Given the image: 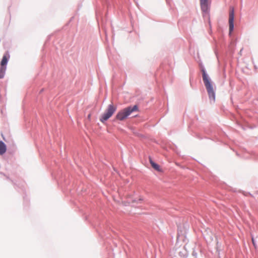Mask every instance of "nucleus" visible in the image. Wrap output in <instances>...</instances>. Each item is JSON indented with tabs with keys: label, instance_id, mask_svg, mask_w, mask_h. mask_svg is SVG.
<instances>
[{
	"label": "nucleus",
	"instance_id": "1",
	"mask_svg": "<svg viewBox=\"0 0 258 258\" xmlns=\"http://www.w3.org/2000/svg\"><path fill=\"white\" fill-rule=\"evenodd\" d=\"M202 73L203 80L207 90L209 98L214 101L215 99V94L212 83L205 71L204 70H202Z\"/></svg>",
	"mask_w": 258,
	"mask_h": 258
},
{
	"label": "nucleus",
	"instance_id": "2",
	"mask_svg": "<svg viewBox=\"0 0 258 258\" xmlns=\"http://www.w3.org/2000/svg\"><path fill=\"white\" fill-rule=\"evenodd\" d=\"M138 107L137 105L134 106H128L125 108L117 113L115 118L119 120H123L126 119L132 112L138 111Z\"/></svg>",
	"mask_w": 258,
	"mask_h": 258
},
{
	"label": "nucleus",
	"instance_id": "3",
	"mask_svg": "<svg viewBox=\"0 0 258 258\" xmlns=\"http://www.w3.org/2000/svg\"><path fill=\"white\" fill-rule=\"evenodd\" d=\"M116 108V106L112 104H109L104 113L100 116L99 119L100 121L104 123L105 121L108 120L115 112Z\"/></svg>",
	"mask_w": 258,
	"mask_h": 258
},
{
	"label": "nucleus",
	"instance_id": "4",
	"mask_svg": "<svg viewBox=\"0 0 258 258\" xmlns=\"http://www.w3.org/2000/svg\"><path fill=\"white\" fill-rule=\"evenodd\" d=\"M234 11L233 8H231L229 11V32L230 33L234 29Z\"/></svg>",
	"mask_w": 258,
	"mask_h": 258
},
{
	"label": "nucleus",
	"instance_id": "5",
	"mask_svg": "<svg viewBox=\"0 0 258 258\" xmlns=\"http://www.w3.org/2000/svg\"><path fill=\"white\" fill-rule=\"evenodd\" d=\"M9 58V54L8 53H6L3 57L2 60L1 62V66L2 67H6V65L7 64Z\"/></svg>",
	"mask_w": 258,
	"mask_h": 258
},
{
	"label": "nucleus",
	"instance_id": "6",
	"mask_svg": "<svg viewBox=\"0 0 258 258\" xmlns=\"http://www.w3.org/2000/svg\"><path fill=\"white\" fill-rule=\"evenodd\" d=\"M201 9L204 12L208 10V0H200Z\"/></svg>",
	"mask_w": 258,
	"mask_h": 258
},
{
	"label": "nucleus",
	"instance_id": "7",
	"mask_svg": "<svg viewBox=\"0 0 258 258\" xmlns=\"http://www.w3.org/2000/svg\"><path fill=\"white\" fill-rule=\"evenodd\" d=\"M6 146L4 142L0 141V155L4 154L6 152Z\"/></svg>",
	"mask_w": 258,
	"mask_h": 258
},
{
	"label": "nucleus",
	"instance_id": "8",
	"mask_svg": "<svg viewBox=\"0 0 258 258\" xmlns=\"http://www.w3.org/2000/svg\"><path fill=\"white\" fill-rule=\"evenodd\" d=\"M6 70V67H2V66L1 67V68H0V79H2V78H3L4 77Z\"/></svg>",
	"mask_w": 258,
	"mask_h": 258
},
{
	"label": "nucleus",
	"instance_id": "9",
	"mask_svg": "<svg viewBox=\"0 0 258 258\" xmlns=\"http://www.w3.org/2000/svg\"><path fill=\"white\" fill-rule=\"evenodd\" d=\"M150 163H151L152 167L154 168L155 170H156L157 171H160V170L159 165H158V164H156L155 163H154L152 160H150Z\"/></svg>",
	"mask_w": 258,
	"mask_h": 258
},
{
	"label": "nucleus",
	"instance_id": "10",
	"mask_svg": "<svg viewBox=\"0 0 258 258\" xmlns=\"http://www.w3.org/2000/svg\"><path fill=\"white\" fill-rule=\"evenodd\" d=\"M138 201H139V203H141V202L143 201V197H141V196H139V200H138Z\"/></svg>",
	"mask_w": 258,
	"mask_h": 258
},
{
	"label": "nucleus",
	"instance_id": "11",
	"mask_svg": "<svg viewBox=\"0 0 258 258\" xmlns=\"http://www.w3.org/2000/svg\"><path fill=\"white\" fill-rule=\"evenodd\" d=\"M251 240H252V242L254 245V247H255V241H254V238L253 237H252L251 238Z\"/></svg>",
	"mask_w": 258,
	"mask_h": 258
},
{
	"label": "nucleus",
	"instance_id": "12",
	"mask_svg": "<svg viewBox=\"0 0 258 258\" xmlns=\"http://www.w3.org/2000/svg\"><path fill=\"white\" fill-rule=\"evenodd\" d=\"M132 202L133 203H138V202L135 200L133 201Z\"/></svg>",
	"mask_w": 258,
	"mask_h": 258
},
{
	"label": "nucleus",
	"instance_id": "13",
	"mask_svg": "<svg viewBox=\"0 0 258 258\" xmlns=\"http://www.w3.org/2000/svg\"><path fill=\"white\" fill-rule=\"evenodd\" d=\"M90 116H91V115H90V114H89V115H88V117H89H89H90Z\"/></svg>",
	"mask_w": 258,
	"mask_h": 258
}]
</instances>
